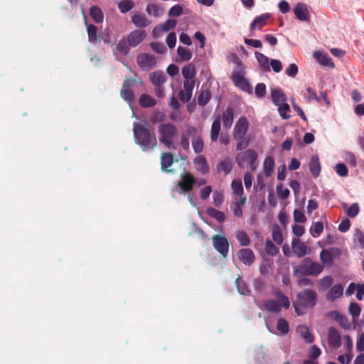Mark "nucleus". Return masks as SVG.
Instances as JSON below:
<instances>
[{"mask_svg": "<svg viewBox=\"0 0 364 364\" xmlns=\"http://www.w3.org/2000/svg\"><path fill=\"white\" fill-rule=\"evenodd\" d=\"M134 141L143 151H153L157 146V139L154 129L146 122H134Z\"/></svg>", "mask_w": 364, "mask_h": 364, "instance_id": "f257e3e1", "label": "nucleus"}, {"mask_svg": "<svg viewBox=\"0 0 364 364\" xmlns=\"http://www.w3.org/2000/svg\"><path fill=\"white\" fill-rule=\"evenodd\" d=\"M323 265L315 262L309 257H306L301 262L293 267V274L295 277L316 276L322 272Z\"/></svg>", "mask_w": 364, "mask_h": 364, "instance_id": "f03ea898", "label": "nucleus"}, {"mask_svg": "<svg viewBox=\"0 0 364 364\" xmlns=\"http://www.w3.org/2000/svg\"><path fill=\"white\" fill-rule=\"evenodd\" d=\"M258 154L252 149H247L239 152L235 156V161L240 168L250 166L251 171H255L258 167Z\"/></svg>", "mask_w": 364, "mask_h": 364, "instance_id": "7ed1b4c3", "label": "nucleus"}, {"mask_svg": "<svg viewBox=\"0 0 364 364\" xmlns=\"http://www.w3.org/2000/svg\"><path fill=\"white\" fill-rule=\"evenodd\" d=\"M277 300L267 299L263 302V308L270 313H279L281 311V306L285 309L290 307V301L286 295H284L280 290H277L274 293Z\"/></svg>", "mask_w": 364, "mask_h": 364, "instance_id": "20e7f679", "label": "nucleus"}, {"mask_svg": "<svg viewBox=\"0 0 364 364\" xmlns=\"http://www.w3.org/2000/svg\"><path fill=\"white\" fill-rule=\"evenodd\" d=\"M159 141L168 149H173V140L178 134L176 127L171 123H163L159 126Z\"/></svg>", "mask_w": 364, "mask_h": 364, "instance_id": "39448f33", "label": "nucleus"}, {"mask_svg": "<svg viewBox=\"0 0 364 364\" xmlns=\"http://www.w3.org/2000/svg\"><path fill=\"white\" fill-rule=\"evenodd\" d=\"M181 181L176 186V191L181 193L191 192L195 184L196 179L190 172H184L181 174Z\"/></svg>", "mask_w": 364, "mask_h": 364, "instance_id": "423d86ee", "label": "nucleus"}, {"mask_svg": "<svg viewBox=\"0 0 364 364\" xmlns=\"http://www.w3.org/2000/svg\"><path fill=\"white\" fill-rule=\"evenodd\" d=\"M297 303L305 308L314 307L317 301V294L312 289H305L297 294Z\"/></svg>", "mask_w": 364, "mask_h": 364, "instance_id": "0eeeda50", "label": "nucleus"}, {"mask_svg": "<svg viewBox=\"0 0 364 364\" xmlns=\"http://www.w3.org/2000/svg\"><path fill=\"white\" fill-rule=\"evenodd\" d=\"M214 248L223 257H227L229 252V242L225 236L215 235L212 237Z\"/></svg>", "mask_w": 364, "mask_h": 364, "instance_id": "6e6552de", "label": "nucleus"}, {"mask_svg": "<svg viewBox=\"0 0 364 364\" xmlns=\"http://www.w3.org/2000/svg\"><path fill=\"white\" fill-rule=\"evenodd\" d=\"M135 80L127 77L124 80L122 87L120 91V95L123 100L132 103L134 100V95L131 88L134 85Z\"/></svg>", "mask_w": 364, "mask_h": 364, "instance_id": "1a4fd4ad", "label": "nucleus"}, {"mask_svg": "<svg viewBox=\"0 0 364 364\" xmlns=\"http://www.w3.org/2000/svg\"><path fill=\"white\" fill-rule=\"evenodd\" d=\"M249 128V122L246 117H241L237 120L233 131V137L235 139H242L244 138Z\"/></svg>", "mask_w": 364, "mask_h": 364, "instance_id": "9d476101", "label": "nucleus"}, {"mask_svg": "<svg viewBox=\"0 0 364 364\" xmlns=\"http://www.w3.org/2000/svg\"><path fill=\"white\" fill-rule=\"evenodd\" d=\"M137 63L143 70L148 71L156 64V60L153 55L141 53L137 56Z\"/></svg>", "mask_w": 364, "mask_h": 364, "instance_id": "9b49d317", "label": "nucleus"}, {"mask_svg": "<svg viewBox=\"0 0 364 364\" xmlns=\"http://www.w3.org/2000/svg\"><path fill=\"white\" fill-rule=\"evenodd\" d=\"M291 245L292 251L298 257H303L311 252V250L298 238H293Z\"/></svg>", "mask_w": 364, "mask_h": 364, "instance_id": "f8f14e48", "label": "nucleus"}, {"mask_svg": "<svg viewBox=\"0 0 364 364\" xmlns=\"http://www.w3.org/2000/svg\"><path fill=\"white\" fill-rule=\"evenodd\" d=\"M294 13L296 18L301 21H309L310 14L308 6L304 3H298L294 8Z\"/></svg>", "mask_w": 364, "mask_h": 364, "instance_id": "ddd939ff", "label": "nucleus"}, {"mask_svg": "<svg viewBox=\"0 0 364 364\" xmlns=\"http://www.w3.org/2000/svg\"><path fill=\"white\" fill-rule=\"evenodd\" d=\"M146 38V33L141 30H134L127 37V43L131 47H136Z\"/></svg>", "mask_w": 364, "mask_h": 364, "instance_id": "4468645a", "label": "nucleus"}, {"mask_svg": "<svg viewBox=\"0 0 364 364\" xmlns=\"http://www.w3.org/2000/svg\"><path fill=\"white\" fill-rule=\"evenodd\" d=\"M328 341L330 346L338 348L341 346V336L338 331L330 327L328 332Z\"/></svg>", "mask_w": 364, "mask_h": 364, "instance_id": "2eb2a0df", "label": "nucleus"}, {"mask_svg": "<svg viewBox=\"0 0 364 364\" xmlns=\"http://www.w3.org/2000/svg\"><path fill=\"white\" fill-rule=\"evenodd\" d=\"M238 258L245 265H251L255 260V256L251 249H242L238 251Z\"/></svg>", "mask_w": 364, "mask_h": 364, "instance_id": "dca6fc26", "label": "nucleus"}, {"mask_svg": "<svg viewBox=\"0 0 364 364\" xmlns=\"http://www.w3.org/2000/svg\"><path fill=\"white\" fill-rule=\"evenodd\" d=\"M174 161V158L172 154L169 152L162 153L161 156V170L167 173H173V171L169 169Z\"/></svg>", "mask_w": 364, "mask_h": 364, "instance_id": "f3484780", "label": "nucleus"}, {"mask_svg": "<svg viewBox=\"0 0 364 364\" xmlns=\"http://www.w3.org/2000/svg\"><path fill=\"white\" fill-rule=\"evenodd\" d=\"M213 117L215 119L211 126L210 139L213 141H216L220 132L221 116L214 114Z\"/></svg>", "mask_w": 364, "mask_h": 364, "instance_id": "a211bd4d", "label": "nucleus"}, {"mask_svg": "<svg viewBox=\"0 0 364 364\" xmlns=\"http://www.w3.org/2000/svg\"><path fill=\"white\" fill-rule=\"evenodd\" d=\"M270 18L269 14H263L259 16H257L250 24V30L253 31L255 29L261 30L263 26L267 25V20Z\"/></svg>", "mask_w": 364, "mask_h": 364, "instance_id": "6ab92c4d", "label": "nucleus"}, {"mask_svg": "<svg viewBox=\"0 0 364 364\" xmlns=\"http://www.w3.org/2000/svg\"><path fill=\"white\" fill-rule=\"evenodd\" d=\"M297 333L307 343H312L314 341V336L309 328L305 325H299L296 328Z\"/></svg>", "mask_w": 364, "mask_h": 364, "instance_id": "aec40b11", "label": "nucleus"}, {"mask_svg": "<svg viewBox=\"0 0 364 364\" xmlns=\"http://www.w3.org/2000/svg\"><path fill=\"white\" fill-rule=\"evenodd\" d=\"M321 170L319 158L317 155H313L309 161V171L314 178L318 177Z\"/></svg>", "mask_w": 364, "mask_h": 364, "instance_id": "412c9836", "label": "nucleus"}, {"mask_svg": "<svg viewBox=\"0 0 364 364\" xmlns=\"http://www.w3.org/2000/svg\"><path fill=\"white\" fill-rule=\"evenodd\" d=\"M196 169L202 174H206L209 171V166L206 159L202 155L197 156L194 159Z\"/></svg>", "mask_w": 364, "mask_h": 364, "instance_id": "4be33fe9", "label": "nucleus"}, {"mask_svg": "<svg viewBox=\"0 0 364 364\" xmlns=\"http://www.w3.org/2000/svg\"><path fill=\"white\" fill-rule=\"evenodd\" d=\"M314 57L323 66L330 67V68L334 67V63L332 62L331 58L326 53L317 51V52L314 53Z\"/></svg>", "mask_w": 364, "mask_h": 364, "instance_id": "5701e85b", "label": "nucleus"}, {"mask_svg": "<svg viewBox=\"0 0 364 364\" xmlns=\"http://www.w3.org/2000/svg\"><path fill=\"white\" fill-rule=\"evenodd\" d=\"M330 315L331 318L337 321L343 328L349 329L350 328L351 325L346 316L336 311H331Z\"/></svg>", "mask_w": 364, "mask_h": 364, "instance_id": "b1692460", "label": "nucleus"}, {"mask_svg": "<svg viewBox=\"0 0 364 364\" xmlns=\"http://www.w3.org/2000/svg\"><path fill=\"white\" fill-rule=\"evenodd\" d=\"M271 95L272 101L276 106L282 105L287 100L286 95L279 88L272 90Z\"/></svg>", "mask_w": 364, "mask_h": 364, "instance_id": "393cba45", "label": "nucleus"}, {"mask_svg": "<svg viewBox=\"0 0 364 364\" xmlns=\"http://www.w3.org/2000/svg\"><path fill=\"white\" fill-rule=\"evenodd\" d=\"M232 80L236 86L240 87L245 91H247L250 88L249 82L245 79L240 72L233 73Z\"/></svg>", "mask_w": 364, "mask_h": 364, "instance_id": "a878e982", "label": "nucleus"}, {"mask_svg": "<svg viewBox=\"0 0 364 364\" xmlns=\"http://www.w3.org/2000/svg\"><path fill=\"white\" fill-rule=\"evenodd\" d=\"M343 288L341 284H335L333 286L326 294L328 301H333L339 298L343 294Z\"/></svg>", "mask_w": 364, "mask_h": 364, "instance_id": "bb28decb", "label": "nucleus"}, {"mask_svg": "<svg viewBox=\"0 0 364 364\" xmlns=\"http://www.w3.org/2000/svg\"><path fill=\"white\" fill-rule=\"evenodd\" d=\"M221 118L223 119V126L225 128H230L234 119V113L232 108L227 107L226 109L223 112Z\"/></svg>", "mask_w": 364, "mask_h": 364, "instance_id": "cd10ccee", "label": "nucleus"}, {"mask_svg": "<svg viewBox=\"0 0 364 364\" xmlns=\"http://www.w3.org/2000/svg\"><path fill=\"white\" fill-rule=\"evenodd\" d=\"M90 15L93 21L97 23H102L104 21L103 12L97 6H92L90 7Z\"/></svg>", "mask_w": 364, "mask_h": 364, "instance_id": "c85d7f7f", "label": "nucleus"}, {"mask_svg": "<svg viewBox=\"0 0 364 364\" xmlns=\"http://www.w3.org/2000/svg\"><path fill=\"white\" fill-rule=\"evenodd\" d=\"M149 79L155 85H161L166 80V76L162 71H155L150 74Z\"/></svg>", "mask_w": 364, "mask_h": 364, "instance_id": "c756f323", "label": "nucleus"}, {"mask_svg": "<svg viewBox=\"0 0 364 364\" xmlns=\"http://www.w3.org/2000/svg\"><path fill=\"white\" fill-rule=\"evenodd\" d=\"M274 159L272 156H267L264 159L263 164V170L266 176H270L273 172L274 168Z\"/></svg>", "mask_w": 364, "mask_h": 364, "instance_id": "7c9ffc66", "label": "nucleus"}, {"mask_svg": "<svg viewBox=\"0 0 364 364\" xmlns=\"http://www.w3.org/2000/svg\"><path fill=\"white\" fill-rule=\"evenodd\" d=\"M132 21L136 27L140 28H145L150 24L149 20L142 14H134L132 17Z\"/></svg>", "mask_w": 364, "mask_h": 364, "instance_id": "2f4dec72", "label": "nucleus"}, {"mask_svg": "<svg viewBox=\"0 0 364 364\" xmlns=\"http://www.w3.org/2000/svg\"><path fill=\"white\" fill-rule=\"evenodd\" d=\"M206 213L211 218H214L219 223H223L225 220V215L223 212L220 211L214 208H208L206 209Z\"/></svg>", "mask_w": 364, "mask_h": 364, "instance_id": "473e14b6", "label": "nucleus"}, {"mask_svg": "<svg viewBox=\"0 0 364 364\" xmlns=\"http://www.w3.org/2000/svg\"><path fill=\"white\" fill-rule=\"evenodd\" d=\"M139 104L143 107H152L156 105V100L147 94H142L139 100Z\"/></svg>", "mask_w": 364, "mask_h": 364, "instance_id": "72a5a7b5", "label": "nucleus"}, {"mask_svg": "<svg viewBox=\"0 0 364 364\" xmlns=\"http://www.w3.org/2000/svg\"><path fill=\"white\" fill-rule=\"evenodd\" d=\"M255 57L259 62L260 66L266 71L270 70V63H269V58L266 56L265 55L259 53L255 52Z\"/></svg>", "mask_w": 364, "mask_h": 364, "instance_id": "f704fd0d", "label": "nucleus"}, {"mask_svg": "<svg viewBox=\"0 0 364 364\" xmlns=\"http://www.w3.org/2000/svg\"><path fill=\"white\" fill-rule=\"evenodd\" d=\"M216 169L218 173H223L225 175H228L232 170V164L230 161L222 160L218 164Z\"/></svg>", "mask_w": 364, "mask_h": 364, "instance_id": "c9c22d12", "label": "nucleus"}, {"mask_svg": "<svg viewBox=\"0 0 364 364\" xmlns=\"http://www.w3.org/2000/svg\"><path fill=\"white\" fill-rule=\"evenodd\" d=\"M181 73L186 80H193L196 74V68L193 64H188L183 67Z\"/></svg>", "mask_w": 364, "mask_h": 364, "instance_id": "e433bc0d", "label": "nucleus"}, {"mask_svg": "<svg viewBox=\"0 0 364 364\" xmlns=\"http://www.w3.org/2000/svg\"><path fill=\"white\" fill-rule=\"evenodd\" d=\"M277 328L280 332L281 336H285L289 332V323L284 318H279L277 320Z\"/></svg>", "mask_w": 364, "mask_h": 364, "instance_id": "4c0bfd02", "label": "nucleus"}, {"mask_svg": "<svg viewBox=\"0 0 364 364\" xmlns=\"http://www.w3.org/2000/svg\"><path fill=\"white\" fill-rule=\"evenodd\" d=\"M235 284L239 294L242 295H249L250 290L247 284L240 278L237 277L235 280Z\"/></svg>", "mask_w": 364, "mask_h": 364, "instance_id": "58836bf2", "label": "nucleus"}, {"mask_svg": "<svg viewBox=\"0 0 364 364\" xmlns=\"http://www.w3.org/2000/svg\"><path fill=\"white\" fill-rule=\"evenodd\" d=\"M236 238L241 246H248L251 243V240L248 235L243 230L237 231Z\"/></svg>", "mask_w": 364, "mask_h": 364, "instance_id": "ea45409f", "label": "nucleus"}, {"mask_svg": "<svg viewBox=\"0 0 364 364\" xmlns=\"http://www.w3.org/2000/svg\"><path fill=\"white\" fill-rule=\"evenodd\" d=\"M210 98L211 94L209 90H202L198 97V104L201 107H204L208 103Z\"/></svg>", "mask_w": 364, "mask_h": 364, "instance_id": "a19ab883", "label": "nucleus"}, {"mask_svg": "<svg viewBox=\"0 0 364 364\" xmlns=\"http://www.w3.org/2000/svg\"><path fill=\"white\" fill-rule=\"evenodd\" d=\"M86 25L89 41L95 43L97 40V27L93 24H87V23Z\"/></svg>", "mask_w": 364, "mask_h": 364, "instance_id": "79ce46f5", "label": "nucleus"}, {"mask_svg": "<svg viewBox=\"0 0 364 364\" xmlns=\"http://www.w3.org/2000/svg\"><path fill=\"white\" fill-rule=\"evenodd\" d=\"M343 209L346 210L347 215L350 218L355 217L359 212V206L358 203H353L350 207H348V205L344 203L343 204Z\"/></svg>", "mask_w": 364, "mask_h": 364, "instance_id": "37998d69", "label": "nucleus"}, {"mask_svg": "<svg viewBox=\"0 0 364 364\" xmlns=\"http://www.w3.org/2000/svg\"><path fill=\"white\" fill-rule=\"evenodd\" d=\"M265 252L269 256H274L279 252V248L270 240H267L264 246Z\"/></svg>", "mask_w": 364, "mask_h": 364, "instance_id": "c03bdc74", "label": "nucleus"}, {"mask_svg": "<svg viewBox=\"0 0 364 364\" xmlns=\"http://www.w3.org/2000/svg\"><path fill=\"white\" fill-rule=\"evenodd\" d=\"M320 259L323 264L331 266L333 263V259L331 254L327 250H323L320 252Z\"/></svg>", "mask_w": 364, "mask_h": 364, "instance_id": "a18cd8bd", "label": "nucleus"}, {"mask_svg": "<svg viewBox=\"0 0 364 364\" xmlns=\"http://www.w3.org/2000/svg\"><path fill=\"white\" fill-rule=\"evenodd\" d=\"M323 230V225L321 222H316L313 223L310 228V232L312 237H318Z\"/></svg>", "mask_w": 364, "mask_h": 364, "instance_id": "49530a36", "label": "nucleus"}, {"mask_svg": "<svg viewBox=\"0 0 364 364\" xmlns=\"http://www.w3.org/2000/svg\"><path fill=\"white\" fill-rule=\"evenodd\" d=\"M192 146L196 154H200L204 149L203 140L200 136L194 138L192 141Z\"/></svg>", "mask_w": 364, "mask_h": 364, "instance_id": "de8ad7c7", "label": "nucleus"}, {"mask_svg": "<svg viewBox=\"0 0 364 364\" xmlns=\"http://www.w3.org/2000/svg\"><path fill=\"white\" fill-rule=\"evenodd\" d=\"M333 278L331 276H326L319 281L318 289L321 291L327 290L333 284Z\"/></svg>", "mask_w": 364, "mask_h": 364, "instance_id": "09e8293b", "label": "nucleus"}, {"mask_svg": "<svg viewBox=\"0 0 364 364\" xmlns=\"http://www.w3.org/2000/svg\"><path fill=\"white\" fill-rule=\"evenodd\" d=\"M134 6V1L131 0H124L119 3L118 7L120 11L125 14L133 9Z\"/></svg>", "mask_w": 364, "mask_h": 364, "instance_id": "8fccbe9b", "label": "nucleus"}, {"mask_svg": "<svg viewBox=\"0 0 364 364\" xmlns=\"http://www.w3.org/2000/svg\"><path fill=\"white\" fill-rule=\"evenodd\" d=\"M233 193L240 196L244 195V190L240 180H234L231 183Z\"/></svg>", "mask_w": 364, "mask_h": 364, "instance_id": "3c124183", "label": "nucleus"}, {"mask_svg": "<svg viewBox=\"0 0 364 364\" xmlns=\"http://www.w3.org/2000/svg\"><path fill=\"white\" fill-rule=\"evenodd\" d=\"M177 53L183 60H189L192 58L191 52L188 49L182 46H179L178 48Z\"/></svg>", "mask_w": 364, "mask_h": 364, "instance_id": "603ef678", "label": "nucleus"}, {"mask_svg": "<svg viewBox=\"0 0 364 364\" xmlns=\"http://www.w3.org/2000/svg\"><path fill=\"white\" fill-rule=\"evenodd\" d=\"M272 239L277 244L279 245L283 243V236L280 228L279 226H276L273 228Z\"/></svg>", "mask_w": 364, "mask_h": 364, "instance_id": "864d4df0", "label": "nucleus"}, {"mask_svg": "<svg viewBox=\"0 0 364 364\" xmlns=\"http://www.w3.org/2000/svg\"><path fill=\"white\" fill-rule=\"evenodd\" d=\"M276 190L277 195L282 200L287 199L289 196V190L287 188H284L282 183L277 186Z\"/></svg>", "mask_w": 364, "mask_h": 364, "instance_id": "5fc2aeb1", "label": "nucleus"}, {"mask_svg": "<svg viewBox=\"0 0 364 364\" xmlns=\"http://www.w3.org/2000/svg\"><path fill=\"white\" fill-rule=\"evenodd\" d=\"M348 311L352 317L355 318L360 316L361 309L357 303L351 302L349 305Z\"/></svg>", "mask_w": 364, "mask_h": 364, "instance_id": "6e6d98bb", "label": "nucleus"}, {"mask_svg": "<svg viewBox=\"0 0 364 364\" xmlns=\"http://www.w3.org/2000/svg\"><path fill=\"white\" fill-rule=\"evenodd\" d=\"M124 41H120L117 45H116V50L122 54V55H127L129 53V44Z\"/></svg>", "mask_w": 364, "mask_h": 364, "instance_id": "4d7b16f0", "label": "nucleus"}, {"mask_svg": "<svg viewBox=\"0 0 364 364\" xmlns=\"http://www.w3.org/2000/svg\"><path fill=\"white\" fill-rule=\"evenodd\" d=\"M146 12L149 15L159 16L162 14V10L156 4H148L146 6Z\"/></svg>", "mask_w": 364, "mask_h": 364, "instance_id": "13d9d810", "label": "nucleus"}, {"mask_svg": "<svg viewBox=\"0 0 364 364\" xmlns=\"http://www.w3.org/2000/svg\"><path fill=\"white\" fill-rule=\"evenodd\" d=\"M177 24V21L175 19H168L166 22H164L163 24L161 25L160 29L162 31L167 32L169 30L173 28L176 27Z\"/></svg>", "mask_w": 364, "mask_h": 364, "instance_id": "bf43d9fd", "label": "nucleus"}, {"mask_svg": "<svg viewBox=\"0 0 364 364\" xmlns=\"http://www.w3.org/2000/svg\"><path fill=\"white\" fill-rule=\"evenodd\" d=\"M152 50L159 54H163L166 51V48L162 43L154 42L150 44Z\"/></svg>", "mask_w": 364, "mask_h": 364, "instance_id": "052dcab7", "label": "nucleus"}, {"mask_svg": "<svg viewBox=\"0 0 364 364\" xmlns=\"http://www.w3.org/2000/svg\"><path fill=\"white\" fill-rule=\"evenodd\" d=\"M321 354V351L320 348L314 345L311 347L309 351V357L311 360H316L317 359L320 355Z\"/></svg>", "mask_w": 364, "mask_h": 364, "instance_id": "680f3d73", "label": "nucleus"}, {"mask_svg": "<svg viewBox=\"0 0 364 364\" xmlns=\"http://www.w3.org/2000/svg\"><path fill=\"white\" fill-rule=\"evenodd\" d=\"M335 171L340 176H347L348 170L347 166L344 164H338L335 166Z\"/></svg>", "mask_w": 364, "mask_h": 364, "instance_id": "e2e57ef3", "label": "nucleus"}, {"mask_svg": "<svg viewBox=\"0 0 364 364\" xmlns=\"http://www.w3.org/2000/svg\"><path fill=\"white\" fill-rule=\"evenodd\" d=\"M278 107L281 117L285 119H289L290 117V115L287 114V112L290 111V107L287 103V102L282 104V105H278Z\"/></svg>", "mask_w": 364, "mask_h": 364, "instance_id": "0e129e2a", "label": "nucleus"}, {"mask_svg": "<svg viewBox=\"0 0 364 364\" xmlns=\"http://www.w3.org/2000/svg\"><path fill=\"white\" fill-rule=\"evenodd\" d=\"M183 13V7L181 5H174L172 6L168 11V16L177 17L179 16Z\"/></svg>", "mask_w": 364, "mask_h": 364, "instance_id": "69168bd1", "label": "nucleus"}, {"mask_svg": "<svg viewBox=\"0 0 364 364\" xmlns=\"http://www.w3.org/2000/svg\"><path fill=\"white\" fill-rule=\"evenodd\" d=\"M255 95L257 97H263L266 95V85L264 83H258L255 87Z\"/></svg>", "mask_w": 364, "mask_h": 364, "instance_id": "338daca9", "label": "nucleus"}, {"mask_svg": "<svg viewBox=\"0 0 364 364\" xmlns=\"http://www.w3.org/2000/svg\"><path fill=\"white\" fill-rule=\"evenodd\" d=\"M294 220L296 223H304L306 221V218L304 213L299 210L294 211Z\"/></svg>", "mask_w": 364, "mask_h": 364, "instance_id": "774afa93", "label": "nucleus"}]
</instances>
